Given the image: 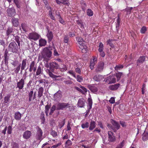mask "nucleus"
<instances>
[{
	"label": "nucleus",
	"mask_w": 148,
	"mask_h": 148,
	"mask_svg": "<svg viewBox=\"0 0 148 148\" xmlns=\"http://www.w3.org/2000/svg\"><path fill=\"white\" fill-rule=\"evenodd\" d=\"M42 57L44 60L48 61L50 59L52 55L51 51L48 48H45L41 52Z\"/></svg>",
	"instance_id": "f257e3e1"
},
{
	"label": "nucleus",
	"mask_w": 148,
	"mask_h": 148,
	"mask_svg": "<svg viewBox=\"0 0 148 148\" xmlns=\"http://www.w3.org/2000/svg\"><path fill=\"white\" fill-rule=\"evenodd\" d=\"M76 39L78 42L79 48L82 50L83 53H86L87 51V46L85 45V42L83 41V39L82 37H78L76 38Z\"/></svg>",
	"instance_id": "f03ea898"
},
{
	"label": "nucleus",
	"mask_w": 148,
	"mask_h": 148,
	"mask_svg": "<svg viewBox=\"0 0 148 148\" xmlns=\"http://www.w3.org/2000/svg\"><path fill=\"white\" fill-rule=\"evenodd\" d=\"M8 50L13 53H17L18 51V47L15 42H11L9 45Z\"/></svg>",
	"instance_id": "7ed1b4c3"
},
{
	"label": "nucleus",
	"mask_w": 148,
	"mask_h": 148,
	"mask_svg": "<svg viewBox=\"0 0 148 148\" xmlns=\"http://www.w3.org/2000/svg\"><path fill=\"white\" fill-rule=\"evenodd\" d=\"M40 36L36 33H31L29 34L28 38L31 40L36 41L38 40Z\"/></svg>",
	"instance_id": "20e7f679"
},
{
	"label": "nucleus",
	"mask_w": 148,
	"mask_h": 148,
	"mask_svg": "<svg viewBox=\"0 0 148 148\" xmlns=\"http://www.w3.org/2000/svg\"><path fill=\"white\" fill-rule=\"evenodd\" d=\"M104 81L108 84H111L116 82V79L114 76H109L106 78H105Z\"/></svg>",
	"instance_id": "39448f33"
},
{
	"label": "nucleus",
	"mask_w": 148,
	"mask_h": 148,
	"mask_svg": "<svg viewBox=\"0 0 148 148\" xmlns=\"http://www.w3.org/2000/svg\"><path fill=\"white\" fill-rule=\"evenodd\" d=\"M7 12L8 15L9 16H14L16 14L15 10L13 7L8 8L7 10Z\"/></svg>",
	"instance_id": "423d86ee"
},
{
	"label": "nucleus",
	"mask_w": 148,
	"mask_h": 148,
	"mask_svg": "<svg viewBox=\"0 0 148 148\" xmlns=\"http://www.w3.org/2000/svg\"><path fill=\"white\" fill-rule=\"evenodd\" d=\"M104 63L102 62H99L96 68V72H97L102 71L104 68Z\"/></svg>",
	"instance_id": "0eeeda50"
},
{
	"label": "nucleus",
	"mask_w": 148,
	"mask_h": 148,
	"mask_svg": "<svg viewBox=\"0 0 148 148\" xmlns=\"http://www.w3.org/2000/svg\"><path fill=\"white\" fill-rule=\"evenodd\" d=\"M62 97V93L61 91L58 90L55 93L53 96L54 100L58 101L60 100Z\"/></svg>",
	"instance_id": "6e6552de"
},
{
	"label": "nucleus",
	"mask_w": 148,
	"mask_h": 148,
	"mask_svg": "<svg viewBox=\"0 0 148 148\" xmlns=\"http://www.w3.org/2000/svg\"><path fill=\"white\" fill-rule=\"evenodd\" d=\"M93 58L91 60L90 67L91 69L92 70L94 68V66L97 63V59L96 57H93Z\"/></svg>",
	"instance_id": "1a4fd4ad"
},
{
	"label": "nucleus",
	"mask_w": 148,
	"mask_h": 148,
	"mask_svg": "<svg viewBox=\"0 0 148 148\" xmlns=\"http://www.w3.org/2000/svg\"><path fill=\"white\" fill-rule=\"evenodd\" d=\"M25 79V78L24 79L22 78L17 82V87L19 89H22L23 88L24 85Z\"/></svg>",
	"instance_id": "9d476101"
},
{
	"label": "nucleus",
	"mask_w": 148,
	"mask_h": 148,
	"mask_svg": "<svg viewBox=\"0 0 148 148\" xmlns=\"http://www.w3.org/2000/svg\"><path fill=\"white\" fill-rule=\"evenodd\" d=\"M85 101L83 98H80L78 100L77 105L79 108L83 107L85 105Z\"/></svg>",
	"instance_id": "9b49d317"
},
{
	"label": "nucleus",
	"mask_w": 148,
	"mask_h": 148,
	"mask_svg": "<svg viewBox=\"0 0 148 148\" xmlns=\"http://www.w3.org/2000/svg\"><path fill=\"white\" fill-rule=\"evenodd\" d=\"M67 106V105L65 103H59L57 106V110H63Z\"/></svg>",
	"instance_id": "f8f14e48"
},
{
	"label": "nucleus",
	"mask_w": 148,
	"mask_h": 148,
	"mask_svg": "<svg viewBox=\"0 0 148 148\" xmlns=\"http://www.w3.org/2000/svg\"><path fill=\"white\" fill-rule=\"evenodd\" d=\"M42 130H38L37 134L36 135V137L37 139L42 140L43 139L42 138Z\"/></svg>",
	"instance_id": "ddd939ff"
},
{
	"label": "nucleus",
	"mask_w": 148,
	"mask_h": 148,
	"mask_svg": "<svg viewBox=\"0 0 148 148\" xmlns=\"http://www.w3.org/2000/svg\"><path fill=\"white\" fill-rule=\"evenodd\" d=\"M108 140L110 142H113L115 140V137L113 135V132L109 131L108 133Z\"/></svg>",
	"instance_id": "4468645a"
},
{
	"label": "nucleus",
	"mask_w": 148,
	"mask_h": 148,
	"mask_svg": "<svg viewBox=\"0 0 148 148\" xmlns=\"http://www.w3.org/2000/svg\"><path fill=\"white\" fill-rule=\"evenodd\" d=\"M47 73L49 75L50 77L52 78L53 80H56L57 77H60V75H54L49 69H47L46 70Z\"/></svg>",
	"instance_id": "2eb2a0df"
},
{
	"label": "nucleus",
	"mask_w": 148,
	"mask_h": 148,
	"mask_svg": "<svg viewBox=\"0 0 148 148\" xmlns=\"http://www.w3.org/2000/svg\"><path fill=\"white\" fill-rule=\"evenodd\" d=\"M31 134V132L30 131L27 130L24 133L23 136L24 138L27 139L30 137Z\"/></svg>",
	"instance_id": "dca6fc26"
},
{
	"label": "nucleus",
	"mask_w": 148,
	"mask_h": 148,
	"mask_svg": "<svg viewBox=\"0 0 148 148\" xmlns=\"http://www.w3.org/2000/svg\"><path fill=\"white\" fill-rule=\"evenodd\" d=\"M88 87L92 92L94 93H95L98 91L97 88L94 85H88Z\"/></svg>",
	"instance_id": "f3484780"
},
{
	"label": "nucleus",
	"mask_w": 148,
	"mask_h": 148,
	"mask_svg": "<svg viewBox=\"0 0 148 148\" xmlns=\"http://www.w3.org/2000/svg\"><path fill=\"white\" fill-rule=\"evenodd\" d=\"M143 132L142 139L144 141H146L148 140V130H142Z\"/></svg>",
	"instance_id": "a211bd4d"
},
{
	"label": "nucleus",
	"mask_w": 148,
	"mask_h": 148,
	"mask_svg": "<svg viewBox=\"0 0 148 148\" xmlns=\"http://www.w3.org/2000/svg\"><path fill=\"white\" fill-rule=\"evenodd\" d=\"M120 86V84H119L111 85L109 86V88L111 90H117L119 87Z\"/></svg>",
	"instance_id": "6ab92c4d"
},
{
	"label": "nucleus",
	"mask_w": 148,
	"mask_h": 148,
	"mask_svg": "<svg viewBox=\"0 0 148 148\" xmlns=\"http://www.w3.org/2000/svg\"><path fill=\"white\" fill-rule=\"evenodd\" d=\"M103 78V76L99 75H97L93 77V79L97 82H100Z\"/></svg>",
	"instance_id": "aec40b11"
},
{
	"label": "nucleus",
	"mask_w": 148,
	"mask_h": 148,
	"mask_svg": "<svg viewBox=\"0 0 148 148\" xmlns=\"http://www.w3.org/2000/svg\"><path fill=\"white\" fill-rule=\"evenodd\" d=\"M49 66L51 68L56 69H58L60 68L59 65L55 62H52L49 63Z\"/></svg>",
	"instance_id": "412c9836"
},
{
	"label": "nucleus",
	"mask_w": 148,
	"mask_h": 148,
	"mask_svg": "<svg viewBox=\"0 0 148 148\" xmlns=\"http://www.w3.org/2000/svg\"><path fill=\"white\" fill-rule=\"evenodd\" d=\"M12 22L14 26L16 27L18 25L19 23L18 18L14 17L12 19Z\"/></svg>",
	"instance_id": "4be33fe9"
},
{
	"label": "nucleus",
	"mask_w": 148,
	"mask_h": 148,
	"mask_svg": "<svg viewBox=\"0 0 148 148\" xmlns=\"http://www.w3.org/2000/svg\"><path fill=\"white\" fill-rule=\"evenodd\" d=\"M39 45L40 47L45 46L47 43L46 41L44 39H40L39 40Z\"/></svg>",
	"instance_id": "5701e85b"
},
{
	"label": "nucleus",
	"mask_w": 148,
	"mask_h": 148,
	"mask_svg": "<svg viewBox=\"0 0 148 148\" xmlns=\"http://www.w3.org/2000/svg\"><path fill=\"white\" fill-rule=\"evenodd\" d=\"M88 109L90 110L91 109L92 107V100L91 99V97L90 96V97H89L88 99Z\"/></svg>",
	"instance_id": "b1692460"
},
{
	"label": "nucleus",
	"mask_w": 148,
	"mask_h": 148,
	"mask_svg": "<svg viewBox=\"0 0 148 148\" xmlns=\"http://www.w3.org/2000/svg\"><path fill=\"white\" fill-rule=\"evenodd\" d=\"M43 91L44 89L42 87H40L39 88L38 91V97L39 98L42 96Z\"/></svg>",
	"instance_id": "393cba45"
},
{
	"label": "nucleus",
	"mask_w": 148,
	"mask_h": 148,
	"mask_svg": "<svg viewBox=\"0 0 148 148\" xmlns=\"http://www.w3.org/2000/svg\"><path fill=\"white\" fill-rule=\"evenodd\" d=\"M56 3L58 4H60L61 3H62L64 4L67 5H69V3L68 1L66 0H61L60 1V0H56Z\"/></svg>",
	"instance_id": "a878e982"
},
{
	"label": "nucleus",
	"mask_w": 148,
	"mask_h": 148,
	"mask_svg": "<svg viewBox=\"0 0 148 148\" xmlns=\"http://www.w3.org/2000/svg\"><path fill=\"white\" fill-rule=\"evenodd\" d=\"M13 31V29L12 27H8L6 31V34L7 36H8V38L9 37V36L12 33Z\"/></svg>",
	"instance_id": "bb28decb"
},
{
	"label": "nucleus",
	"mask_w": 148,
	"mask_h": 148,
	"mask_svg": "<svg viewBox=\"0 0 148 148\" xmlns=\"http://www.w3.org/2000/svg\"><path fill=\"white\" fill-rule=\"evenodd\" d=\"M29 66L31 68L33 69V71L34 72L36 71V69L37 66L36 64H35L34 61H33L32 62L30 65Z\"/></svg>",
	"instance_id": "cd10ccee"
},
{
	"label": "nucleus",
	"mask_w": 148,
	"mask_h": 148,
	"mask_svg": "<svg viewBox=\"0 0 148 148\" xmlns=\"http://www.w3.org/2000/svg\"><path fill=\"white\" fill-rule=\"evenodd\" d=\"M47 36L48 38V41L49 42L51 41L53 38V35L52 32L51 31H48Z\"/></svg>",
	"instance_id": "c85d7f7f"
},
{
	"label": "nucleus",
	"mask_w": 148,
	"mask_h": 148,
	"mask_svg": "<svg viewBox=\"0 0 148 148\" xmlns=\"http://www.w3.org/2000/svg\"><path fill=\"white\" fill-rule=\"evenodd\" d=\"M14 118L16 120H19L21 117V114L19 112H16L15 113Z\"/></svg>",
	"instance_id": "c756f323"
},
{
	"label": "nucleus",
	"mask_w": 148,
	"mask_h": 148,
	"mask_svg": "<svg viewBox=\"0 0 148 148\" xmlns=\"http://www.w3.org/2000/svg\"><path fill=\"white\" fill-rule=\"evenodd\" d=\"M111 122L116 128L117 129L119 128L120 127L119 124L117 122L113 120H111Z\"/></svg>",
	"instance_id": "7c9ffc66"
},
{
	"label": "nucleus",
	"mask_w": 148,
	"mask_h": 148,
	"mask_svg": "<svg viewBox=\"0 0 148 148\" xmlns=\"http://www.w3.org/2000/svg\"><path fill=\"white\" fill-rule=\"evenodd\" d=\"M26 62L27 60L26 59H24L23 60L21 66V70H24L26 67Z\"/></svg>",
	"instance_id": "2f4dec72"
},
{
	"label": "nucleus",
	"mask_w": 148,
	"mask_h": 148,
	"mask_svg": "<svg viewBox=\"0 0 148 148\" xmlns=\"http://www.w3.org/2000/svg\"><path fill=\"white\" fill-rule=\"evenodd\" d=\"M81 88L80 92L83 94H85L87 92V89L83 86H80Z\"/></svg>",
	"instance_id": "473e14b6"
},
{
	"label": "nucleus",
	"mask_w": 148,
	"mask_h": 148,
	"mask_svg": "<svg viewBox=\"0 0 148 148\" xmlns=\"http://www.w3.org/2000/svg\"><path fill=\"white\" fill-rule=\"evenodd\" d=\"M96 127V123L93 121H92L90 123V125L89 128V130H93Z\"/></svg>",
	"instance_id": "72a5a7b5"
},
{
	"label": "nucleus",
	"mask_w": 148,
	"mask_h": 148,
	"mask_svg": "<svg viewBox=\"0 0 148 148\" xmlns=\"http://www.w3.org/2000/svg\"><path fill=\"white\" fill-rule=\"evenodd\" d=\"M121 19L119 16L118 17V18L117 19L116 21L117 23H116V30H117L119 29L120 22Z\"/></svg>",
	"instance_id": "f704fd0d"
},
{
	"label": "nucleus",
	"mask_w": 148,
	"mask_h": 148,
	"mask_svg": "<svg viewBox=\"0 0 148 148\" xmlns=\"http://www.w3.org/2000/svg\"><path fill=\"white\" fill-rule=\"evenodd\" d=\"M10 96L9 95H7L4 98V102L5 103H9L10 100Z\"/></svg>",
	"instance_id": "c9c22d12"
},
{
	"label": "nucleus",
	"mask_w": 148,
	"mask_h": 148,
	"mask_svg": "<svg viewBox=\"0 0 148 148\" xmlns=\"http://www.w3.org/2000/svg\"><path fill=\"white\" fill-rule=\"evenodd\" d=\"M59 68L60 69V70L62 71H65L67 69V67H66V66L62 64H61L60 67Z\"/></svg>",
	"instance_id": "e433bc0d"
},
{
	"label": "nucleus",
	"mask_w": 148,
	"mask_h": 148,
	"mask_svg": "<svg viewBox=\"0 0 148 148\" xmlns=\"http://www.w3.org/2000/svg\"><path fill=\"white\" fill-rule=\"evenodd\" d=\"M65 123V119H63L59 123L58 126L59 129H61L64 125Z\"/></svg>",
	"instance_id": "4c0bfd02"
},
{
	"label": "nucleus",
	"mask_w": 148,
	"mask_h": 148,
	"mask_svg": "<svg viewBox=\"0 0 148 148\" xmlns=\"http://www.w3.org/2000/svg\"><path fill=\"white\" fill-rule=\"evenodd\" d=\"M33 94V90H31L29 94V101H32Z\"/></svg>",
	"instance_id": "58836bf2"
},
{
	"label": "nucleus",
	"mask_w": 148,
	"mask_h": 148,
	"mask_svg": "<svg viewBox=\"0 0 148 148\" xmlns=\"http://www.w3.org/2000/svg\"><path fill=\"white\" fill-rule=\"evenodd\" d=\"M87 15L89 16H91L93 15L92 11L90 9H88L87 10Z\"/></svg>",
	"instance_id": "ea45409f"
},
{
	"label": "nucleus",
	"mask_w": 148,
	"mask_h": 148,
	"mask_svg": "<svg viewBox=\"0 0 148 148\" xmlns=\"http://www.w3.org/2000/svg\"><path fill=\"white\" fill-rule=\"evenodd\" d=\"M77 82H81L83 80V77L79 75H77V77L76 76V78H75Z\"/></svg>",
	"instance_id": "a19ab883"
},
{
	"label": "nucleus",
	"mask_w": 148,
	"mask_h": 148,
	"mask_svg": "<svg viewBox=\"0 0 148 148\" xmlns=\"http://www.w3.org/2000/svg\"><path fill=\"white\" fill-rule=\"evenodd\" d=\"M145 60V57L144 56H140L138 60V62L143 63Z\"/></svg>",
	"instance_id": "79ce46f5"
},
{
	"label": "nucleus",
	"mask_w": 148,
	"mask_h": 148,
	"mask_svg": "<svg viewBox=\"0 0 148 148\" xmlns=\"http://www.w3.org/2000/svg\"><path fill=\"white\" fill-rule=\"evenodd\" d=\"M72 144L71 141L69 140H68L65 143V147H67L69 146H71Z\"/></svg>",
	"instance_id": "37998d69"
},
{
	"label": "nucleus",
	"mask_w": 148,
	"mask_h": 148,
	"mask_svg": "<svg viewBox=\"0 0 148 148\" xmlns=\"http://www.w3.org/2000/svg\"><path fill=\"white\" fill-rule=\"evenodd\" d=\"M103 44L101 42L99 43V51H103Z\"/></svg>",
	"instance_id": "c03bdc74"
},
{
	"label": "nucleus",
	"mask_w": 148,
	"mask_h": 148,
	"mask_svg": "<svg viewBox=\"0 0 148 148\" xmlns=\"http://www.w3.org/2000/svg\"><path fill=\"white\" fill-rule=\"evenodd\" d=\"M77 23L81 28L82 29H84V27L83 23L81 21H77Z\"/></svg>",
	"instance_id": "a18cd8bd"
},
{
	"label": "nucleus",
	"mask_w": 148,
	"mask_h": 148,
	"mask_svg": "<svg viewBox=\"0 0 148 148\" xmlns=\"http://www.w3.org/2000/svg\"><path fill=\"white\" fill-rule=\"evenodd\" d=\"M122 75V73L119 72L117 73H116V75L115 77L117 78V81H118L121 77Z\"/></svg>",
	"instance_id": "49530a36"
},
{
	"label": "nucleus",
	"mask_w": 148,
	"mask_h": 148,
	"mask_svg": "<svg viewBox=\"0 0 148 148\" xmlns=\"http://www.w3.org/2000/svg\"><path fill=\"white\" fill-rule=\"evenodd\" d=\"M89 126V123L86 122L85 123H84L82 124V128L85 129L88 128Z\"/></svg>",
	"instance_id": "de8ad7c7"
},
{
	"label": "nucleus",
	"mask_w": 148,
	"mask_h": 148,
	"mask_svg": "<svg viewBox=\"0 0 148 148\" xmlns=\"http://www.w3.org/2000/svg\"><path fill=\"white\" fill-rule=\"evenodd\" d=\"M41 72V68L40 66H39L38 67L37 69V71L36 72V75H39L40 74Z\"/></svg>",
	"instance_id": "09e8293b"
},
{
	"label": "nucleus",
	"mask_w": 148,
	"mask_h": 148,
	"mask_svg": "<svg viewBox=\"0 0 148 148\" xmlns=\"http://www.w3.org/2000/svg\"><path fill=\"white\" fill-rule=\"evenodd\" d=\"M69 37L68 36H65L64 38V42L67 43L69 41Z\"/></svg>",
	"instance_id": "8fccbe9b"
},
{
	"label": "nucleus",
	"mask_w": 148,
	"mask_h": 148,
	"mask_svg": "<svg viewBox=\"0 0 148 148\" xmlns=\"http://www.w3.org/2000/svg\"><path fill=\"white\" fill-rule=\"evenodd\" d=\"M52 10L51 9H50V10H49V15L51 19H52V20H55V17L52 15Z\"/></svg>",
	"instance_id": "3c124183"
},
{
	"label": "nucleus",
	"mask_w": 148,
	"mask_h": 148,
	"mask_svg": "<svg viewBox=\"0 0 148 148\" xmlns=\"http://www.w3.org/2000/svg\"><path fill=\"white\" fill-rule=\"evenodd\" d=\"M124 144L125 141L124 140H123L122 142L120 144L118 145L116 148H122L124 146Z\"/></svg>",
	"instance_id": "603ef678"
},
{
	"label": "nucleus",
	"mask_w": 148,
	"mask_h": 148,
	"mask_svg": "<svg viewBox=\"0 0 148 148\" xmlns=\"http://www.w3.org/2000/svg\"><path fill=\"white\" fill-rule=\"evenodd\" d=\"M147 30L146 27H143L141 29L140 32L142 34H144Z\"/></svg>",
	"instance_id": "864d4df0"
},
{
	"label": "nucleus",
	"mask_w": 148,
	"mask_h": 148,
	"mask_svg": "<svg viewBox=\"0 0 148 148\" xmlns=\"http://www.w3.org/2000/svg\"><path fill=\"white\" fill-rule=\"evenodd\" d=\"M133 9L132 7H127L125 8V10L127 11V14H130L131 10Z\"/></svg>",
	"instance_id": "5fc2aeb1"
},
{
	"label": "nucleus",
	"mask_w": 148,
	"mask_h": 148,
	"mask_svg": "<svg viewBox=\"0 0 148 148\" xmlns=\"http://www.w3.org/2000/svg\"><path fill=\"white\" fill-rule=\"evenodd\" d=\"M68 73L70 74V75H71L73 77H74L75 78H76V76L75 75V73L74 71H73V70H70L69 71Z\"/></svg>",
	"instance_id": "6e6d98bb"
},
{
	"label": "nucleus",
	"mask_w": 148,
	"mask_h": 148,
	"mask_svg": "<svg viewBox=\"0 0 148 148\" xmlns=\"http://www.w3.org/2000/svg\"><path fill=\"white\" fill-rule=\"evenodd\" d=\"M56 15H57L59 17V21L62 24H64V22L63 19L61 18V17L60 16L59 14H56Z\"/></svg>",
	"instance_id": "4d7b16f0"
},
{
	"label": "nucleus",
	"mask_w": 148,
	"mask_h": 148,
	"mask_svg": "<svg viewBox=\"0 0 148 148\" xmlns=\"http://www.w3.org/2000/svg\"><path fill=\"white\" fill-rule=\"evenodd\" d=\"M123 67V66L122 65H119L116 66L115 68V69L116 70H118L121 69Z\"/></svg>",
	"instance_id": "13d9d810"
},
{
	"label": "nucleus",
	"mask_w": 148,
	"mask_h": 148,
	"mask_svg": "<svg viewBox=\"0 0 148 148\" xmlns=\"http://www.w3.org/2000/svg\"><path fill=\"white\" fill-rule=\"evenodd\" d=\"M51 134L54 137L57 136V133L55 130H52L51 133Z\"/></svg>",
	"instance_id": "bf43d9fd"
},
{
	"label": "nucleus",
	"mask_w": 148,
	"mask_h": 148,
	"mask_svg": "<svg viewBox=\"0 0 148 148\" xmlns=\"http://www.w3.org/2000/svg\"><path fill=\"white\" fill-rule=\"evenodd\" d=\"M56 107L55 106H53L51 107V111L50 113V114H52L53 112L55 110Z\"/></svg>",
	"instance_id": "052dcab7"
},
{
	"label": "nucleus",
	"mask_w": 148,
	"mask_h": 148,
	"mask_svg": "<svg viewBox=\"0 0 148 148\" xmlns=\"http://www.w3.org/2000/svg\"><path fill=\"white\" fill-rule=\"evenodd\" d=\"M20 69V65L18 66L16 69L15 72V73H18Z\"/></svg>",
	"instance_id": "680f3d73"
},
{
	"label": "nucleus",
	"mask_w": 148,
	"mask_h": 148,
	"mask_svg": "<svg viewBox=\"0 0 148 148\" xmlns=\"http://www.w3.org/2000/svg\"><path fill=\"white\" fill-rule=\"evenodd\" d=\"M49 106L48 105H47L45 107V113L47 115L48 114V111L49 110Z\"/></svg>",
	"instance_id": "e2e57ef3"
},
{
	"label": "nucleus",
	"mask_w": 148,
	"mask_h": 148,
	"mask_svg": "<svg viewBox=\"0 0 148 148\" xmlns=\"http://www.w3.org/2000/svg\"><path fill=\"white\" fill-rule=\"evenodd\" d=\"M109 102L111 103H114L115 102V99L113 97H111L109 100Z\"/></svg>",
	"instance_id": "0e129e2a"
},
{
	"label": "nucleus",
	"mask_w": 148,
	"mask_h": 148,
	"mask_svg": "<svg viewBox=\"0 0 148 148\" xmlns=\"http://www.w3.org/2000/svg\"><path fill=\"white\" fill-rule=\"evenodd\" d=\"M64 83L67 84H72L73 83V82L71 80H67L64 81Z\"/></svg>",
	"instance_id": "69168bd1"
},
{
	"label": "nucleus",
	"mask_w": 148,
	"mask_h": 148,
	"mask_svg": "<svg viewBox=\"0 0 148 148\" xmlns=\"http://www.w3.org/2000/svg\"><path fill=\"white\" fill-rule=\"evenodd\" d=\"M120 124L123 127H125L126 126V124L123 121H120Z\"/></svg>",
	"instance_id": "338daca9"
},
{
	"label": "nucleus",
	"mask_w": 148,
	"mask_h": 148,
	"mask_svg": "<svg viewBox=\"0 0 148 148\" xmlns=\"http://www.w3.org/2000/svg\"><path fill=\"white\" fill-rule=\"evenodd\" d=\"M61 144L60 143L57 144L56 145H53L52 146L51 148H56L58 146L61 145Z\"/></svg>",
	"instance_id": "774afa93"
}]
</instances>
